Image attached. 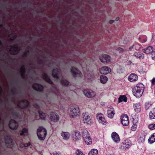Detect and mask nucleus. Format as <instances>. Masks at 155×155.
Masks as SVG:
<instances>
[{
  "mask_svg": "<svg viewBox=\"0 0 155 155\" xmlns=\"http://www.w3.org/2000/svg\"><path fill=\"white\" fill-rule=\"evenodd\" d=\"M17 36L15 34V35H14V36L13 37V38H10V41H13L15 39L16 37Z\"/></svg>",
  "mask_w": 155,
  "mask_h": 155,
  "instance_id": "obj_52",
  "label": "nucleus"
},
{
  "mask_svg": "<svg viewBox=\"0 0 155 155\" xmlns=\"http://www.w3.org/2000/svg\"><path fill=\"white\" fill-rule=\"evenodd\" d=\"M34 106L37 109H40V106H39L37 104H35L34 105Z\"/></svg>",
  "mask_w": 155,
  "mask_h": 155,
  "instance_id": "obj_51",
  "label": "nucleus"
},
{
  "mask_svg": "<svg viewBox=\"0 0 155 155\" xmlns=\"http://www.w3.org/2000/svg\"><path fill=\"white\" fill-rule=\"evenodd\" d=\"M138 76L134 73L131 74L128 77V80L130 82L136 81L138 79Z\"/></svg>",
  "mask_w": 155,
  "mask_h": 155,
  "instance_id": "obj_24",
  "label": "nucleus"
},
{
  "mask_svg": "<svg viewBox=\"0 0 155 155\" xmlns=\"http://www.w3.org/2000/svg\"><path fill=\"white\" fill-rule=\"evenodd\" d=\"M148 128L150 130L155 129V124H149L148 126Z\"/></svg>",
  "mask_w": 155,
  "mask_h": 155,
  "instance_id": "obj_40",
  "label": "nucleus"
},
{
  "mask_svg": "<svg viewBox=\"0 0 155 155\" xmlns=\"http://www.w3.org/2000/svg\"><path fill=\"white\" fill-rule=\"evenodd\" d=\"M60 153H58L56 152H55L53 153V155H60Z\"/></svg>",
  "mask_w": 155,
  "mask_h": 155,
  "instance_id": "obj_54",
  "label": "nucleus"
},
{
  "mask_svg": "<svg viewBox=\"0 0 155 155\" xmlns=\"http://www.w3.org/2000/svg\"><path fill=\"white\" fill-rule=\"evenodd\" d=\"M114 21V20H110L109 21V23L110 24H112L113 23Z\"/></svg>",
  "mask_w": 155,
  "mask_h": 155,
  "instance_id": "obj_55",
  "label": "nucleus"
},
{
  "mask_svg": "<svg viewBox=\"0 0 155 155\" xmlns=\"http://www.w3.org/2000/svg\"><path fill=\"white\" fill-rule=\"evenodd\" d=\"M49 119L51 121L56 122L59 120V117L57 114L54 112H51L49 115Z\"/></svg>",
  "mask_w": 155,
  "mask_h": 155,
  "instance_id": "obj_12",
  "label": "nucleus"
},
{
  "mask_svg": "<svg viewBox=\"0 0 155 155\" xmlns=\"http://www.w3.org/2000/svg\"><path fill=\"white\" fill-rule=\"evenodd\" d=\"M115 111L113 107H109L107 111V116L109 118H113L115 114Z\"/></svg>",
  "mask_w": 155,
  "mask_h": 155,
  "instance_id": "obj_19",
  "label": "nucleus"
},
{
  "mask_svg": "<svg viewBox=\"0 0 155 155\" xmlns=\"http://www.w3.org/2000/svg\"><path fill=\"white\" fill-rule=\"evenodd\" d=\"M149 117L150 118L152 119L155 118V108L153 109L150 112Z\"/></svg>",
  "mask_w": 155,
  "mask_h": 155,
  "instance_id": "obj_31",
  "label": "nucleus"
},
{
  "mask_svg": "<svg viewBox=\"0 0 155 155\" xmlns=\"http://www.w3.org/2000/svg\"><path fill=\"white\" fill-rule=\"evenodd\" d=\"M151 57L153 60L155 61V52H154L152 54Z\"/></svg>",
  "mask_w": 155,
  "mask_h": 155,
  "instance_id": "obj_48",
  "label": "nucleus"
},
{
  "mask_svg": "<svg viewBox=\"0 0 155 155\" xmlns=\"http://www.w3.org/2000/svg\"><path fill=\"white\" fill-rule=\"evenodd\" d=\"M82 118L84 123H86L87 124H90L91 123V120L90 116L86 113L83 114Z\"/></svg>",
  "mask_w": 155,
  "mask_h": 155,
  "instance_id": "obj_16",
  "label": "nucleus"
},
{
  "mask_svg": "<svg viewBox=\"0 0 155 155\" xmlns=\"http://www.w3.org/2000/svg\"><path fill=\"white\" fill-rule=\"evenodd\" d=\"M144 87L143 84H137L133 89V92L134 96L136 97H140L144 91Z\"/></svg>",
  "mask_w": 155,
  "mask_h": 155,
  "instance_id": "obj_1",
  "label": "nucleus"
},
{
  "mask_svg": "<svg viewBox=\"0 0 155 155\" xmlns=\"http://www.w3.org/2000/svg\"><path fill=\"white\" fill-rule=\"evenodd\" d=\"M138 141L140 143H143L144 142V139L143 137H140L138 139Z\"/></svg>",
  "mask_w": 155,
  "mask_h": 155,
  "instance_id": "obj_47",
  "label": "nucleus"
},
{
  "mask_svg": "<svg viewBox=\"0 0 155 155\" xmlns=\"http://www.w3.org/2000/svg\"><path fill=\"white\" fill-rule=\"evenodd\" d=\"M106 155H114V154H112L110 153H107L106 154Z\"/></svg>",
  "mask_w": 155,
  "mask_h": 155,
  "instance_id": "obj_59",
  "label": "nucleus"
},
{
  "mask_svg": "<svg viewBox=\"0 0 155 155\" xmlns=\"http://www.w3.org/2000/svg\"><path fill=\"white\" fill-rule=\"evenodd\" d=\"M37 62L38 64H42V63H43V61L42 59L38 58L37 60Z\"/></svg>",
  "mask_w": 155,
  "mask_h": 155,
  "instance_id": "obj_44",
  "label": "nucleus"
},
{
  "mask_svg": "<svg viewBox=\"0 0 155 155\" xmlns=\"http://www.w3.org/2000/svg\"><path fill=\"white\" fill-rule=\"evenodd\" d=\"M131 141L127 139L124 140L120 144V147L121 149H126L129 148L131 145Z\"/></svg>",
  "mask_w": 155,
  "mask_h": 155,
  "instance_id": "obj_8",
  "label": "nucleus"
},
{
  "mask_svg": "<svg viewBox=\"0 0 155 155\" xmlns=\"http://www.w3.org/2000/svg\"><path fill=\"white\" fill-rule=\"evenodd\" d=\"M54 88L55 90H56V92H58V90H57V89H56V88L54 87Z\"/></svg>",
  "mask_w": 155,
  "mask_h": 155,
  "instance_id": "obj_64",
  "label": "nucleus"
},
{
  "mask_svg": "<svg viewBox=\"0 0 155 155\" xmlns=\"http://www.w3.org/2000/svg\"><path fill=\"white\" fill-rule=\"evenodd\" d=\"M61 136L64 139L66 140L69 138L70 134L67 132H62L61 134Z\"/></svg>",
  "mask_w": 155,
  "mask_h": 155,
  "instance_id": "obj_32",
  "label": "nucleus"
},
{
  "mask_svg": "<svg viewBox=\"0 0 155 155\" xmlns=\"http://www.w3.org/2000/svg\"><path fill=\"white\" fill-rule=\"evenodd\" d=\"M121 121L123 126H127L129 124V120L127 114L122 115L120 117Z\"/></svg>",
  "mask_w": 155,
  "mask_h": 155,
  "instance_id": "obj_13",
  "label": "nucleus"
},
{
  "mask_svg": "<svg viewBox=\"0 0 155 155\" xmlns=\"http://www.w3.org/2000/svg\"><path fill=\"white\" fill-rule=\"evenodd\" d=\"M75 153L76 155H84L82 151L79 149L76 150Z\"/></svg>",
  "mask_w": 155,
  "mask_h": 155,
  "instance_id": "obj_39",
  "label": "nucleus"
},
{
  "mask_svg": "<svg viewBox=\"0 0 155 155\" xmlns=\"http://www.w3.org/2000/svg\"><path fill=\"white\" fill-rule=\"evenodd\" d=\"M14 34L13 33H11V34H10V35H9V36H13V35H14Z\"/></svg>",
  "mask_w": 155,
  "mask_h": 155,
  "instance_id": "obj_61",
  "label": "nucleus"
},
{
  "mask_svg": "<svg viewBox=\"0 0 155 155\" xmlns=\"http://www.w3.org/2000/svg\"><path fill=\"white\" fill-rule=\"evenodd\" d=\"M59 73V71L58 68L54 69L52 71V76L54 78L58 79L59 78L58 75Z\"/></svg>",
  "mask_w": 155,
  "mask_h": 155,
  "instance_id": "obj_22",
  "label": "nucleus"
},
{
  "mask_svg": "<svg viewBox=\"0 0 155 155\" xmlns=\"http://www.w3.org/2000/svg\"><path fill=\"white\" fill-rule=\"evenodd\" d=\"M83 92L85 96L88 98L94 97L96 95L95 93L91 90H84Z\"/></svg>",
  "mask_w": 155,
  "mask_h": 155,
  "instance_id": "obj_14",
  "label": "nucleus"
},
{
  "mask_svg": "<svg viewBox=\"0 0 155 155\" xmlns=\"http://www.w3.org/2000/svg\"><path fill=\"white\" fill-rule=\"evenodd\" d=\"M20 71L21 73V76L22 77L24 78L26 77L25 74V69L24 66L23 65L22 66Z\"/></svg>",
  "mask_w": 155,
  "mask_h": 155,
  "instance_id": "obj_34",
  "label": "nucleus"
},
{
  "mask_svg": "<svg viewBox=\"0 0 155 155\" xmlns=\"http://www.w3.org/2000/svg\"><path fill=\"white\" fill-rule=\"evenodd\" d=\"M80 113V109L78 105H74L71 106L70 112V115L71 117L74 118L79 116Z\"/></svg>",
  "mask_w": 155,
  "mask_h": 155,
  "instance_id": "obj_2",
  "label": "nucleus"
},
{
  "mask_svg": "<svg viewBox=\"0 0 155 155\" xmlns=\"http://www.w3.org/2000/svg\"><path fill=\"white\" fill-rule=\"evenodd\" d=\"M28 133V129L26 128H24L22 130L19 131V135L22 137H24L27 136Z\"/></svg>",
  "mask_w": 155,
  "mask_h": 155,
  "instance_id": "obj_26",
  "label": "nucleus"
},
{
  "mask_svg": "<svg viewBox=\"0 0 155 155\" xmlns=\"http://www.w3.org/2000/svg\"><path fill=\"white\" fill-rule=\"evenodd\" d=\"M10 5H9V3H6V7H10Z\"/></svg>",
  "mask_w": 155,
  "mask_h": 155,
  "instance_id": "obj_58",
  "label": "nucleus"
},
{
  "mask_svg": "<svg viewBox=\"0 0 155 155\" xmlns=\"http://www.w3.org/2000/svg\"><path fill=\"white\" fill-rule=\"evenodd\" d=\"M138 39L139 41L140 42H141V43H145V42L147 40V39L146 38H145L144 39H141V38H138Z\"/></svg>",
  "mask_w": 155,
  "mask_h": 155,
  "instance_id": "obj_43",
  "label": "nucleus"
},
{
  "mask_svg": "<svg viewBox=\"0 0 155 155\" xmlns=\"http://www.w3.org/2000/svg\"><path fill=\"white\" fill-rule=\"evenodd\" d=\"M110 71V68L107 66L103 67L100 70V72L101 73L104 74H107Z\"/></svg>",
  "mask_w": 155,
  "mask_h": 155,
  "instance_id": "obj_18",
  "label": "nucleus"
},
{
  "mask_svg": "<svg viewBox=\"0 0 155 155\" xmlns=\"http://www.w3.org/2000/svg\"><path fill=\"white\" fill-rule=\"evenodd\" d=\"M5 143L7 147L9 148H12L14 145V143L11 137L8 135L5 137Z\"/></svg>",
  "mask_w": 155,
  "mask_h": 155,
  "instance_id": "obj_7",
  "label": "nucleus"
},
{
  "mask_svg": "<svg viewBox=\"0 0 155 155\" xmlns=\"http://www.w3.org/2000/svg\"><path fill=\"white\" fill-rule=\"evenodd\" d=\"M137 129V125L134 124L132 127H131V130L133 131H134L136 130V129Z\"/></svg>",
  "mask_w": 155,
  "mask_h": 155,
  "instance_id": "obj_46",
  "label": "nucleus"
},
{
  "mask_svg": "<svg viewBox=\"0 0 155 155\" xmlns=\"http://www.w3.org/2000/svg\"><path fill=\"white\" fill-rule=\"evenodd\" d=\"M8 126L11 129L13 130H16L18 127V124L15 120L11 119L9 121Z\"/></svg>",
  "mask_w": 155,
  "mask_h": 155,
  "instance_id": "obj_11",
  "label": "nucleus"
},
{
  "mask_svg": "<svg viewBox=\"0 0 155 155\" xmlns=\"http://www.w3.org/2000/svg\"><path fill=\"white\" fill-rule=\"evenodd\" d=\"M134 56L138 57L140 59H143L144 57V54L141 52H135L134 53Z\"/></svg>",
  "mask_w": 155,
  "mask_h": 155,
  "instance_id": "obj_28",
  "label": "nucleus"
},
{
  "mask_svg": "<svg viewBox=\"0 0 155 155\" xmlns=\"http://www.w3.org/2000/svg\"><path fill=\"white\" fill-rule=\"evenodd\" d=\"M32 88L35 91L39 92H42L44 91V87L41 84L38 83H35L32 86Z\"/></svg>",
  "mask_w": 155,
  "mask_h": 155,
  "instance_id": "obj_15",
  "label": "nucleus"
},
{
  "mask_svg": "<svg viewBox=\"0 0 155 155\" xmlns=\"http://www.w3.org/2000/svg\"><path fill=\"white\" fill-rule=\"evenodd\" d=\"M97 118L98 120L100 123L104 125L106 124L107 121L104 117V115L102 113H98L97 114Z\"/></svg>",
  "mask_w": 155,
  "mask_h": 155,
  "instance_id": "obj_10",
  "label": "nucleus"
},
{
  "mask_svg": "<svg viewBox=\"0 0 155 155\" xmlns=\"http://www.w3.org/2000/svg\"><path fill=\"white\" fill-rule=\"evenodd\" d=\"M148 142L150 144L155 142V133L152 134L148 140Z\"/></svg>",
  "mask_w": 155,
  "mask_h": 155,
  "instance_id": "obj_30",
  "label": "nucleus"
},
{
  "mask_svg": "<svg viewBox=\"0 0 155 155\" xmlns=\"http://www.w3.org/2000/svg\"><path fill=\"white\" fill-rule=\"evenodd\" d=\"M30 103L26 99H24L19 101L18 104V106L22 109H24L28 107Z\"/></svg>",
  "mask_w": 155,
  "mask_h": 155,
  "instance_id": "obj_6",
  "label": "nucleus"
},
{
  "mask_svg": "<svg viewBox=\"0 0 155 155\" xmlns=\"http://www.w3.org/2000/svg\"><path fill=\"white\" fill-rule=\"evenodd\" d=\"M38 112L39 114L40 118L42 120H45L46 116V114L40 110H38Z\"/></svg>",
  "mask_w": 155,
  "mask_h": 155,
  "instance_id": "obj_27",
  "label": "nucleus"
},
{
  "mask_svg": "<svg viewBox=\"0 0 155 155\" xmlns=\"http://www.w3.org/2000/svg\"><path fill=\"white\" fill-rule=\"evenodd\" d=\"M47 134L46 129L42 127H39L37 130V135L38 139L40 140H43Z\"/></svg>",
  "mask_w": 155,
  "mask_h": 155,
  "instance_id": "obj_4",
  "label": "nucleus"
},
{
  "mask_svg": "<svg viewBox=\"0 0 155 155\" xmlns=\"http://www.w3.org/2000/svg\"><path fill=\"white\" fill-rule=\"evenodd\" d=\"M2 43L1 41L0 40V45H2Z\"/></svg>",
  "mask_w": 155,
  "mask_h": 155,
  "instance_id": "obj_62",
  "label": "nucleus"
},
{
  "mask_svg": "<svg viewBox=\"0 0 155 155\" xmlns=\"http://www.w3.org/2000/svg\"><path fill=\"white\" fill-rule=\"evenodd\" d=\"M31 145V143L30 142L28 143H25L24 144V146L25 147H27Z\"/></svg>",
  "mask_w": 155,
  "mask_h": 155,
  "instance_id": "obj_50",
  "label": "nucleus"
},
{
  "mask_svg": "<svg viewBox=\"0 0 155 155\" xmlns=\"http://www.w3.org/2000/svg\"><path fill=\"white\" fill-rule=\"evenodd\" d=\"M119 19V17H117L115 19V20L116 21H118Z\"/></svg>",
  "mask_w": 155,
  "mask_h": 155,
  "instance_id": "obj_57",
  "label": "nucleus"
},
{
  "mask_svg": "<svg viewBox=\"0 0 155 155\" xmlns=\"http://www.w3.org/2000/svg\"><path fill=\"white\" fill-rule=\"evenodd\" d=\"M143 52L147 54H149L153 52V48L151 46H149L146 48L144 49Z\"/></svg>",
  "mask_w": 155,
  "mask_h": 155,
  "instance_id": "obj_25",
  "label": "nucleus"
},
{
  "mask_svg": "<svg viewBox=\"0 0 155 155\" xmlns=\"http://www.w3.org/2000/svg\"><path fill=\"white\" fill-rule=\"evenodd\" d=\"M2 86L0 85V93L2 94Z\"/></svg>",
  "mask_w": 155,
  "mask_h": 155,
  "instance_id": "obj_56",
  "label": "nucleus"
},
{
  "mask_svg": "<svg viewBox=\"0 0 155 155\" xmlns=\"http://www.w3.org/2000/svg\"><path fill=\"white\" fill-rule=\"evenodd\" d=\"M78 62L81 65H82V63L81 62V61H79Z\"/></svg>",
  "mask_w": 155,
  "mask_h": 155,
  "instance_id": "obj_63",
  "label": "nucleus"
},
{
  "mask_svg": "<svg viewBox=\"0 0 155 155\" xmlns=\"http://www.w3.org/2000/svg\"><path fill=\"white\" fill-rule=\"evenodd\" d=\"M134 108L135 111L137 112H139L141 110V105L139 103L134 104Z\"/></svg>",
  "mask_w": 155,
  "mask_h": 155,
  "instance_id": "obj_29",
  "label": "nucleus"
},
{
  "mask_svg": "<svg viewBox=\"0 0 155 155\" xmlns=\"http://www.w3.org/2000/svg\"><path fill=\"white\" fill-rule=\"evenodd\" d=\"M12 114L14 116L15 119H20L19 113L18 112L13 111L12 112Z\"/></svg>",
  "mask_w": 155,
  "mask_h": 155,
  "instance_id": "obj_38",
  "label": "nucleus"
},
{
  "mask_svg": "<svg viewBox=\"0 0 155 155\" xmlns=\"http://www.w3.org/2000/svg\"><path fill=\"white\" fill-rule=\"evenodd\" d=\"M42 76V78L47 82L50 84H53V82L52 81L46 73L45 72H43Z\"/></svg>",
  "mask_w": 155,
  "mask_h": 155,
  "instance_id": "obj_23",
  "label": "nucleus"
},
{
  "mask_svg": "<svg viewBox=\"0 0 155 155\" xmlns=\"http://www.w3.org/2000/svg\"><path fill=\"white\" fill-rule=\"evenodd\" d=\"M100 82L103 84L106 83L107 81V77L104 75H101L100 76Z\"/></svg>",
  "mask_w": 155,
  "mask_h": 155,
  "instance_id": "obj_35",
  "label": "nucleus"
},
{
  "mask_svg": "<svg viewBox=\"0 0 155 155\" xmlns=\"http://www.w3.org/2000/svg\"><path fill=\"white\" fill-rule=\"evenodd\" d=\"M98 151V150L96 149H92L89 153L88 155H97Z\"/></svg>",
  "mask_w": 155,
  "mask_h": 155,
  "instance_id": "obj_37",
  "label": "nucleus"
},
{
  "mask_svg": "<svg viewBox=\"0 0 155 155\" xmlns=\"http://www.w3.org/2000/svg\"><path fill=\"white\" fill-rule=\"evenodd\" d=\"M60 82L61 84L65 87L68 86L69 84V82L65 79H61Z\"/></svg>",
  "mask_w": 155,
  "mask_h": 155,
  "instance_id": "obj_33",
  "label": "nucleus"
},
{
  "mask_svg": "<svg viewBox=\"0 0 155 155\" xmlns=\"http://www.w3.org/2000/svg\"><path fill=\"white\" fill-rule=\"evenodd\" d=\"M29 52V50H25V51L23 53L22 55L23 57H26L27 56V54Z\"/></svg>",
  "mask_w": 155,
  "mask_h": 155,
  "instance_id": "obj_42",
  "label": "nucleus"
},
{
  "mask_svg": "<svg viewBox=\"0 0 155 155\" xmlns=\"http://www.w3.org/2000/svg\"><path fill=\"white\" fill-rule=\"evenodd\" d=\"M127 101V98L125 95H120L118 98V102H121L122 101L126 102Z\"/></svg>",
  "mask_w": 155,
  "mask_h": 155,
  "instance_id": "obj_36",
  "label": "nucleus"
},
{
  "mask_svg": "<svg viewBox=\"0 0 155 155\" xmlns=\"http://www.w3.org/2000/svg\"><path fill=\"white\" fill-rule=\"evenodd\" d=\"M16 91V89L15 87H14L13 89H12L11 90V91L13 93V94L14 95L15 94V93Z\"/></svg>",
  "mask_w": 155,
  "mask_h": 155,
  "instance_id": "obj_49",
  "label": "nucleus"
},
{
  "mask_svg": "<svg viewBox=\"0 0 155 155\" xmlns=\"http://www.w3.org/2000/svg\"><path fill=\"white\" fill-rule=\"evenodd\" d=\"M82 137L85 143L88 145L91 144L92 139L88 131L86 130H84L82 131Z\"/></svg>",
  "mask_w": 155,
  "mask_h": 155,
  "instance_id": "obj_3",
  "label": "nucleus"
},
{
  "mask_svg": "<svg viewBox=\"0 0 155 155\" xmlns=\"http://www.w3.org/2000/svg\"><path fill=\"white\" fill-rule=\"evenodd\" d=\"M71 72L74 77H81L82 76L81 72L76 68L72 67L71 69Z\"/></svg>",
  "mask_w": 155,
  "mask_h": 155,
  "instance_id": "obj_5",
  "label": "nucleus"
},
{
  "mask_svg": "<svg viewBox=\"0 0 155 155\" xmlns=\"http://www.w3.org/2000/svg\"><path fill=\"white\" fill-rule=\"evenodd\" d=\"M152 83L153 85L155 84V78H153L152 80Z\"/></svg>",
  "mask_w": 155,
  "mask_h": 155,
  "instance_id": "obj_53",
  "label": "nucleus"
},
{
  "mask_svg": "<svg viewBox=\"0 0 155 155\" xmlns=\"http://www.w3.org/2000/svg\"><path fill=\"white\" fill-rule=\"evenodd\" d=\"M81 134L80 132L77 130H75L72 134V137L73 140L75 141L79 140L81 138Z\"/></svg>",
  "mask_w": 155,
  "mask_h": 155,
  "instance_id": "obj_20",
  "label": "nucleus"
},
{
  "mask_svg": "<svg viewBox=\"0 0 155 155\" xmlns=\"http://www.w3.org/2000/svg\"><path fill=\"white\" fill-rule=\"evenodd\" d=\"M4 26V25L3 24H0V28H2Z\"/></svg>",
  "mask_w": 155,
  "mask_h": 155,
  "instance_id": "obj_60",
  "label": "nucleus"
},
{
  "mask_svg": "<svg viewBox=\"0 0 155 155\" xmlns=\"http://www.w3.org/2000/svg\"><path fill=\"white\" fill-rule=\"evenodd\" d=\"M111 137L113 141L118 143L120 140V138L118 134L116 132H113L111 134Z\"/></svg>",
  "mask_w": 155,
  "mask_h": 155,
  "instance_id": "obj_21",
  "label": "nucleus"
},
{
  "mask_svg": "<svg viewBox=\"0 0 155 155\" xmlns=\"http://www.w3.org/2000/svg\"><path fill=\"white\" fill-rule=\"evenodd\" d=\"M11 49L9 51L10 54L12 55H16L18 54L20 51V49L19 47L16 45L13 46H10Z\"/></svg>",
  "mask_w": 155,
  "mask_h": 155,
  "instance_id": "obj_9",
  "label": "nucleus"
},
{
  "mask_svg": "<svg viewBox=\"0 0 155 155\" xmlns=\"http://www.w3.org/2000/svg\"><path fill=\"white\" fill-rule=\"evenodd\" d=\"M117 50L119 52V53H121L124 51V49L120 47H118L117 49Z\"/></svg>",
  "mask_w": 155,
  "mask_h": 155,
  "instance_id": "obj_45",
  "label": "nucleus"
},
{
  "mask_svg": "<svg viewBox=\"0 0 155 155\" xmlns=\"http://www.w3.org/2000/svg\"><path fill=\"white\" fill-rule=\"evenodd\" d=\"M138 44H135V45H133L132 46H131L129 48V50H130L134 47L135 48V49L136 50H138V48H136V47L138 46Z\"/></svg>",
  "mask_w": 155,
  "mask_h": 155,
  "instance_id": "obj_41",
  "label": "nucleus"
},
{
  "mask_svg": "<svg viewBox=\"0 0 155 155\" xmlns=\"http://www.w3.org/2000/svg\"><path fill=\"white\" fill-rule=\"evenodd\" d=\"M101 61L103 63H107L110 60V57L107 54H104L100 58Z\"/></svg>",
  "mask_w": 155,
  "mask_h": 155,
  "instance_id": "obj_17",
  "label": "nucleus"
}]
</instances>
